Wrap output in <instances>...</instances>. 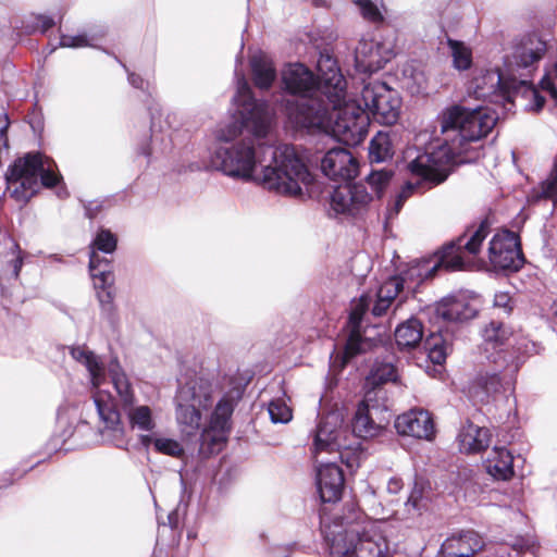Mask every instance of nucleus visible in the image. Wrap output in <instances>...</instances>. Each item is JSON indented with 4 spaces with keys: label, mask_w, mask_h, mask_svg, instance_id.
Segmentation results:
<instances>
[{
    "label": "nucleus",
    "mask_w": 557,
    "mask_h": 557,
    "mask_svg": "<svg viewBox=\"0 0 557 557\" xmlns=\"http://www.w3.org/2000/svg\"><path fill=\"white\" fill-rule=\"evenodd\" d=\"M496 121L497 115L487 108L454 104L444 109L437 117L441 137L408 164L410 173L419 180L406 183L397 197L406 201L414 191L443 183L453 164L476 160L480 151L472 144L485 137Z\"/></svg>",
    "instance_id": "1"
},
{
    "label": "nucleus",
    "mask_w": 557,
    "mask_h": 557,
    "mask_svg": "<svg viewBox=\"0 0 557 557\" xmlns=\"http://www.w3.org/2000/svg\"><path fill=\"white\" fill-rule=\"evenodd\" d=\"M210 164L226 176L253 182L288 197L308 194L314 181L295 147L289 145L272 147L252 139L221 145L214 149Z\"/></svg>",
    "instance_id": "2"
},
{
    "label": "nucleus",
    "mask_w": 557,
    "mask_h": 557,
    "mask_svg": "<svg viewBox=\"0 0 557 557\" xmlns=\"http://www.w3.org/2000/svg\"><path fill=\"white\" fill-rule=\"evenodd\" d=\"M319 67L323 74V90L332 106V112L330 113L323 103L312 114L307 113L306 108L298 109L289 113V122L295 127L331 134L346 145L360 144L370 124L368 112L356 100H346V81L335 59L331 55H321Z\"/></svg>",
    "instance_id": "3"
},
{
    "label": "nucleus",
    "mask_w": 557,
    "mask_h": 557,
    "mask_svg": "<svg viewBox=\"0 0 557 557\" xmlns=\"http://www.w3.org/2000/svg\"><path fill=\"white\" fill-rule=\"evenodd\" d=\"M321 528L330 557H389L387 525L357 511L335 516L331 521L323 516Z\"/></svg>",
    "instance_id": "4"
},
{
    "label": "nucleus",
    "mask_w": 557,
    "mask_h": 557,
    "mask_svg": "<svg viewBox=\"0 0 557 557\" xmlns=\"http://www.w3.org/2000/svg\"><path fill=\"white\" fill-rule=\"evenodd\" d=\"M233 107L231 121L219 125L214 131V138L219 146H230V143L236 139L244 128L248 129L256 139H262L268 135L271 123L268 104L252 97L244 75H237Z\"/></svg>",
    "instance_id": "5"
},
{
    "label": "nucleus",
    "mask_w": 557,
    "mask_h": 557,
    "mask_svg": "<svg viewBox=\"0 0 557 557\" xmlns=\"http://www.w3.org/2000/svg\"><path fill=\"white\" fill-rule=\"evenodd\" d=\"M71 355L76 361L85 366L89 373L91 385L95 388V404L100 418L106 423L102 430L103 437L111 441L115 446H122L125 433L120 422V414L114 408L111 396L101 389L102 384L106 382V368L103 363L92 351L83 347L73 348Z\"/></svg>",
    "instance_id": "6"
},
{
    "label": "nucleus",
    "mask_w": 557,
    "mask_h": 557,
    "mask_svg": "<svg viewBox=\"0 0 557 557\" xmlns=\"http://www.w3.org/2000/svg\"><path fill=\"white\" fill-rule=\"evenodd\" d=\"M60 176L52 170V161L40 154L18 159L7 173L8 190L17 201H27L40 186L52 187Z\"/></svg>",
    "instance_id": "7"
},
{
    "label": "nucleus",
    "mask_w": 557,
    "mask_h": 557,
    "mask_svg": "<svg viewBox=\"0 0 557 557\" xmlns=\"http://www.w3.org/2000/svg\"><path fill=\"white\" fill-rule=\"evenodd\" d=\"M215 392L213 383L203 377L191 379L180 387L175 418L183 436L197 435L201 426V410L212 405Z\"/></svg>",
    "instance_id": "8"
},
{
    "label": "nucleus",
    "mask_w": 557,
    "mask_h": 557,
    "mask_svg": "<svg viewBox=\"0 0 557 557\" xmlns=\"http://www.w3.org/2000/svg\"><path fill=\"white\" fill-rule=\"evenodd\" d=\"M488 234V227L482 223L476 230L465 234L457 243L444 247L437 263L429 267L426 261L417 262L408 271L410 277L417 276L419 281L434 275L438 267L448 270H463L472 265L473 259L481 250V246Z\"/></svg>",
    "instance_id": "9"
},
{
    "label": "nucleus",
    "mask_w": 557,
    "mask_h": 557,
    "mask_svg": "<svg viewBox=\"0 0 557 557\" xmlns=\"http://www.w3.org/2000/svg\"><path fill=\"white\" fill-rule=\"evenodd\" d=\"M320 73L319 81L315 78L311 70L301 63L288 64L282 71V82L284 88L292 95L297 96L295 102L286 103V114L298 109H307V113L312 114L323 103L320 95L325 96L323 74L318 66Z\"/></svg>",
    "instance_id": "10"
},
{
    "label": "nucleus",
    "mask_w": 557,
    "mask_h": 557,
    "mask_svg": "<svg viewBox=\"0 0 557 557\" xmlns=\"http://www.w3.org/2000/svg\"><path fill=\"white\" fill-rule=\"evenodd\" d=\"M386 392L382 388L367 392L351 421L352 433L362 440L382 436L389 423Z\"/></svg>",
    "instance_id": "11"
},
{
    "label": "nucleus",
    "mask_w": 557,
    "mask_h": 557,
    "mask_svg": "<svg viewBox=\"0 0 557 557\" xmlns=\"http://www.w3.org/2000/svg\"><path fill=\"white\" fill-rule=\"evenodd\" d=\"M345 411L343 409H334L324 414L318 423L317 430L313 435V443L311 447V455L314 460L323 454L339 453L342 461H345L349 468L359 466V459L345 460L342 449H348L349 445L346 443V430L344 428Z\"/></svg>",
    "instance_id": "12"
},
{
    "label": "nucleus",
    "mask_w": 557,
    "mask_h": 557,
    "mask_svg": "<svg viewBox=\"0 0 557 557\" xmlns=\"http://www.w3.org/2000/svg\"><path fill=\"white\" fill-rule=\"evenodd\" d=\"M235 405L236 400L230 394L223 395L216 403L200 432L199 451L202 456L219 454L224 448L231 432V418Z\"/></svg>",
    "instance_id": "13"
},
{
    "label": "nucleus",
    "mask_w": 557,
    "mask_h": 557,
    "mask_svg": "<svg viewBox=\"0 0 557 557\" xmlns=\"http://www.w3.org/2000/svg\"><path fill=\"white\" fill-rule=\"evenodd\" d=\"M363 109L377 122L395 124L400 116L401 99L399 94L380 81L370 82L361 91Z\"/></svg>",
    "instance_id": "14"
},
{
    "label": "nucleus",
    "mask_w": 557,
    "mask_h": 557,
    "mask_svg": "<svg viewBox=\"0 0 557 557\" xmlns=\"http://www.w3.org/2000/svg\"><path fill=\"white\" fill-rule=\"evenodd\" d=\"M487 258L494 269L519 270L523 257L517 234L507 230L496 233L490 240Z\"/></svg>",
    "instance_id": "15"
},
{
    "label": "nucleus",
    "mask_w": 557,
    "mask_h": 557,
    "mask_svg": "<svg viewBox=\"0 0 557 557\" xmlns=\"http://www.w3.org/2000/svg\"><path fill=\"white\" fill-rule=\"evenodd\" d=\"M372 200L363 184H346L334 189L330 207L335 214L356 216L366 212Z\"/></svg>",
    "instance_id": "16"
},
{
    "label": "nucleus",
    "mask_w": 557,
    "mask_h": 557,
    "mask_svg": "<svg viewBox=\"0 0 557 557\" xmlns=\"http://www.w3.org/2000/svg\"><path fill=\"white\" fill-rule=\"evenodd\" d=\"M516 88V81H507L497 70H486L478 73L469 85V92L476 98L507 99L510 89Z\"/></svg>",
    "instance_id": "17"
},
{
    "label": "nucleus",
    "mask_w": 557,
    "mask_h": 557,
    "mask_svg": "<svg viewBox=\"0 0 557 557\" xmlns=\"http://www.w3.org/2000/svg\"><path fill=\"white\" fill-rule=\"evenodd\" d=\"M317 465V486L323 502H336L341 498L344 487L342 469L333 461L324 460L323 456L314 460Z\"/></svg>",
    "instance_id": "18"
},
{
    "label": "nucleus",
    "mask_w": 557,
    "mask_h": 557,
    "mask_svg": "<svg viewBox=\"0 0 557 557\" xmlns=\"http://www.w3.org/2000/svg\"><path fill=\"white\" fill-rule=\"evenodd\" d=\"M392 57L393 51L385 44L374 39H362L356 49V69L362 73H373L383 69Z\"/></svg>",
    "instance_id": "19"
},
{
    "label": "nucleus",
    "mask_w": 557,
    "mask_h": 557,
    "mask_svg": "<svg viewBox=\"0 0 557 557\" xmlns=\"http://www.w3.org/2000/svg\"><path fill=\"white\" fill-rule=\"evenodd\" d=\"M395 429L401 435L419 440L432 441L435 436L433 419L423 409H412L399 414L395 420Z\"/></svg>",
    "instance_id": "20"
},
{
    "label": "nucleus",
    "mask_w": 557,
    "mask_h": 557,
    "mask_svg": "<svg viewBox=\"0 0 557 557\" xmlns=\"http://www.w3.org/2000/svg\"><path fill=\"white\" fill-rule=\"evenodd\" d=\"M371 301L370 296L362 295L352 306L349 315L351 331L345 346L344 362H347L357 354L371 349L374 346V342L372 339L362 338L359 332L360 322Z\"/></svg>",
    "instance_id": "21"
},
{
    "label": "nucleus",
    "mask_w": 557,
    "mask_h": 557,
    "mask_svg": "<svg viewBox=\"0 0 557 557\" xmlns=\"http://www.w3.org/2000/svg\"><path fill=\"white\" fill-rule=\"evenodd\" d=\"M358 161L344 148L329 150L321 162L323 173L332 180H350L358 174Z\"/></svg>",
    "instance_id": "22"
},
{
    "label": "nucleus",
    "mask_w": 557,
    "mask_h": 557,
    "mask_svg": "<svg viewBox=\"0 0 557 557\" xmlns=\"http://www.w3.org/2000/svg\"><path fill=\"white\" fill-rule=\"evenodd\" d=\"M89 270L101 307L106 310H110L112 308L114 297L111 290L114 277L110 270L109 261L107 259L99 258L95 252H92L90 256Z\"/></svg>",
    "instance_id": "23"
},
{
    "label": "nucleus",
    "mask_w": 557,
    "mask_h": 557,
    "mask_svg": "<svg viewBox=\"0 0 557 557\" xmlns=\"http://www.w3.org/2000/svg\"><path fill=\"white\" fill-rule=\"evenodd\" d=\"M482 547V541L474 532H466L447 539L441 548L443 557H472Z\"/></svg>",
    "instance_id": "24"
},
{
    "label": "nucleus",
    "mask_w": 557,
    "mask_h": 557,
    "mask_svg": "<svg viewBox=\"0 0 557 557\" xmlns=\"http://www.w3.org/2000/svg\"><path fill=\"white\" fill-rule=\"evenodd\" d=\"M435 313L445 321L457 322L474 318L476 309L463 298L448 297L436 305Z\"/></svg>",
    "instance_id": "25"
},
{
    "label": "nucleus",
    "mask_w": 557,
    "mask_h": 557,
    "mask_svg": "<svg viewBox=\"0 0 557 557\" xmlns=\"http://www.w3.org/2000/svg\"><path fill=\"white\" fill-rule=\"evenodd\" d=\"M459 449L466 454L479 453L490 444V432L472 422L462 425L458 434Z\"/></svg>",
    "instance_id": "26"
},
{
    "label": "nucleus",
    "mask_w": 557,
    "mask_h": 557,
    "mask_svg": "<svg viewBox=\"0 0 557 557\" xmlns=\"http://www.w3.org/2000/svg\"><path fill=\"white\" fill-rule=\"evenodd\" d=\"M486 472L496 480H509L513 475V457L503 447L493 448L484 461Z\"/></svg>",
    "instance_id": "27"
},
{
    "label": "nucleus",
    "mask_w": 557,
    "mask_h": 557,
    "mask_svg": "<svg viewBox=\"0 0 557 557\" xmlns=\"http://www.w3.org/2000/svg\"><path fill=\"white\" fill-rule=\"evenodd\" d=\"M404 286V280L395 276L384 282L375 294V300L372 307V314L383 315L391 307L392 302L398 296Z\"/></svg>",
    "instance_id": "28"
},
{
    "label": "nucleus",
    "mask_w": 557,
    "mask_h": 557,
    "mask_svg": "<svg viewBox=\"0 0 557 557\" xmlns=\"http://www.w3.org/2000/svg\"><path fill=\"white\" fill-rule=\"evenodd\" d=\"M250 66L255 85L260 89H268L276 77L272 60L263 54L256 53L250 59Z\"/></svg>",
    "instance_id": "29"
},
{
    "label": "nucleus",
    "mask_w": 557,
    "mask_h": 557,
    "mask_svg": "<svg viewBox=\"0 0 557 557\" xmlns=\"http://www.w3.org/2000/svg\"><path fill=\"white\" fill-rule=\"evenodd\" d=\"M544 54V47L541 42H530L529 45H522L517 47L512 53V60L509 62L510 71L517 69H528Z\"/></svg>",
    "instance_id": "30"
},
{
    "label": "nucleus",
    "mask_w": 557,
    "mask_h": 557,
    "mask_svg": "<svg viewBox=\"0 0 557 557\" xmlns=\"http://www.w3.org/2000/svg\"><path fill=\"white\" fill-rule=\"evenodd\" d=\"M423 337L422 324L417 319H409L398 325L395 331V339L400 348H413Z\"/></svg>",
    "instance_id": "31"
},
{
    "label": "nucleus",
    "mask_w": 557,
    "mask_h": 557,
    "mask_svg": "<svg viewBox=\"0 0 557 557\" xmlns=\"http://www.w3.org/2000/svg\"><path fill=\"white\" fill-rule=\"evenodd\" d=\"M109 374L112 384L125 406H131L134 401L132 385L126 374L121 369L120 363L114 359L109 363Z\"/></svg>",
    "instance_id": "32"
},
{
    "label": "nucleus",
    "mask_w": 557,
    "mask_h": 557,
    "mask_svg": "<svg viewBox=\"0 0 557 557\" xmlns=\"http://www.w3.org/2000/svg\"><path fill=\"white\" fill-rule=\"evenodd\" d=\"M127 418L133 429L140 431H152L156 428V420L152 409L146 405L129 406L126 411Z\"/></svg>",
    "instance_id": "33"
},
{
    "label": "nucleus",
    "mask_w": 557,
    "mask_h": 557,
    "mask_svg": "<svg viewBox=\"0 0 557 557\" xmlns=\"http://www.w3.org/2000/svg\"><path fill=\"white\" fill-rule=\"evenodd\" d=\"M448 48L453 58V65L458 71H466L472 65V50L462 41L448 39Z\"/></svg>",
    "instance_id": "34"
},
{
    "label": "nucleus",
    "mask_w": 557,
    "mask_h": 557,
    "mask_svg": "<svg viewBox=\"0 0 557 557\" xmlns=\"http://www.w3.org/2000/svg\"><path fill=\"white\" fill-rule=\"evenodd\" d=\"M397 380V371L395 367L389 362L375 363L371 369L367 382L373 385V389H379L380 384L386 382H395Z\"/></svg>",
    "instance_id": "35"
},
{
    "label": "nucleus",
    "mask_w": 557,
    "mask_h": 557,
    "mask_svg": "<svg viewBox=\"0 0 557 557\" xmlns=\"http://www.w3.org/2000/svg\"><path fill=\"white\" fill-rule=\"evenodd\" d=\"M369 156L372 162H383L392 156V145L388 136L383 133L375 135L370 141Z\"/></svg>",
    "instance_id": "36"
},
{
    "label": "nucleus",
    "mask_w": 557,
    "mask_h": 557,
    "mask_svg": "<svg viewBox=\"0 0 557 557\" xmlns=\"http://www.w3.org/2000/svg\"><path fill=\"white\" fill-rule=\"evenodd\" d=\"M116 248V237L109 230H101L97 233L90 244L89 257L95 252L99 258V251L112 253Z\"/></svg>",
    "instance_id": "37"
},
{
    "label": "nucleus",
    "mask_w": 557,
    "mask_h": 557,
    "mask_svg": "<svg viewBox=\"0 0 557 557\" xmlns=\"http://www.w3.org/2000/svg\"><path fill=\"white\" fill-rule=\"evenodd\" d=\"M502 382L496 373H482L478 375L473 384V394L479 396L480 392L490 395L500 389Z\"/></svg>",
    "instance_id": "38"
},
{
    "label": "nucleus",
    "mask_w": 557,
    "mask_h": 557,
    "mask_svg": "<svg viewBox=\"0 0 557 557\" xmlns=\"http://www.w3.org/2000/svg\"><path fill=\"white\" fill-rule=\"evenodd\" d=\"M154 450L173 458H180L184 455L182 444L174 438L158 435L154 440Z\"/></svg>",
    "instance_id": "39"
},
{
    "label": "nucleus",
    "mask_w": 557,
    "mask_h": 557,
    "mask_svg": "<svg viewBox=\"0 0 557 557\" xmlns=\"http://www.w3.org/2000/svg\"><path fill=\"white\" fill-rule=\"evenodd\" d=\"M508 331L502 323L498 322H491L483 330L482 334L485 344L492 346V348L504 344V342L508 339Z\"/></svg>",
    "instance_id": "40"
},
{
    "label": "nucleus",
    "mask_w": 557,
    "mask_h": 557,
    "mask_svg": "<svg viewBox=\"0 0 557 557\" xmlns=\"http://www.w3.org/2000/svg\"><path fill=\"white\" fill-rule=\"evenodd\" d=\"M428 356L435 364H442L447 357V345L440 335H432L426 341Z\"/></svg>",
    "instance_id": "41"
},
{
    "label": "nucleus",
    "mask_w": 557,
    "mask_h": 557,
    "mask_svg": "<svg viewBox=\"0 0 557 557\" xmlns=\"http://www.w3.org/2000/svg\"><path fill=\"white\" fill-rule=\"evenodd\" d=\"M269 414L274 423H287L292 420V409L283 398H277L269 404Z\"/></svg>",
    "instance_id": "42"
},
{
    "label": "nucleus",
    "mask_w": 557,
    "mask_h": 557,
    "mask_svg": "<svg viewBox=\"0 0 557 557\" xmlns=\"http://www.w3.org/2000/svg\"><path fill=\"white\" fill-rule=\"evenodd\" d=\"M533 197L536 200L542 197L557 200V162L555 163L550 175L542 183L541 193H536Z\"/></svg>",
    "instance_id": "43"
},
{
    "label": "nucleus",
    "mask_w": 557,
    "mask_h": 557,
    "mask_svg": "<svg viewBox=\"0 0 557 557\" xmlns=\"http://www.w3.org/2000/svg\"><path fill=\"white\" fill-rule=\"evenodd\" d=\"M392 172L386 170L373 171L368 176L369 185L375 190L376 196L381 197L385 187L389 184Z\"/></svg>",
    "instance_id": "44"
},
{
    "label": "nucleus",
    "mask_w": 557,
    "mask_h": 557,
    "mask_svg": "<svg viewBox=\"0 0 557 557\" xmlns=\"http://www.w3.org/2000/svg\"><path fill=\"white\" fill-rule=\"evenodd\" d=\"M355 3L359 7L361 15L373 23L382 21V14L376 5L370 0H356Z\"/></svg>",
    "instance_id": "45"
},
{
    "label": "nucleus",
    "mask_w": 557,
    "mask_h": 557,
    "mask_svg": "<svg viewBox=\"0 0 557 557\" xmlns=\"http://www.w3.org/2000/svg\"><path fill=\"white\" fill-rule=\"evenodd\" d=\"M406 505L416 511H420L424 507V487L422 484H414Z\"/></svg>",
    "instance_id": "46"
},
{
    "label": "nucleus",
    "mask_w": 557,
    "mask_h": 557,
    "mask_svg": "<svg viewBox=\"0 0 557 557\" xmlns=\"http://www.w3.org/2000/svg\"><path fill=\"white\" fill-rule=\"evenodd\" d=\"M60 46L65 48H81L88 46V40L84 35H62L60 38Z\"/></svg>",
    "instance_id": "47"
},
{
    "label": "nucleus",
    "mask_w": 557,
    "mask_h": 557,
    "mask_svg": "<svg viewBox=\"0 0 557 557\" xmlns=\"http://www.w3.org/2000/svg\"><path fill=\"white\" fill-rule=\"evenodd\" d=\"M557 82V63L554 65L553 70L549 72L547 77H544L541 82V86L543 89L547 90L553 98H557V89L552 81Z\"/></svg>",
    "instance_id": "48"
},
{
    "label": "nucleus",
    "mask_w": 557,
    "mask_h": 557,
    "mask_svg": "<svg viewBox=\"0 0 557 557\" xmlns=\"http://www.w3.org/2000/svg\"><path fill=\"white\" fill-rule=\"evenodd\" d=\"M510 302H511V298L508 293L498 292L495 294V297H494V306L495 307L502 308L506 312H509L511 309Z\"/></svg>",
    "instance_id": "49"
},
{
    "label": "nucleus",
    "mask_w": 557,
    "mask_h": 557,
    "mask_svg": "<svg viewBox=\"0 0 557 557\" xmlns=\"http://www.w3.org/2000/svg\"><path fill=\"white\" fill-rule=\"evenodd\" d=\"M13 253L15 255V259L12 262L13 274L15 277H17L20 274V271L22 269V265H23V257L21 255L22 251H21L18 245H16V244L13 245Z\"/></svg>",
    "instance_id": "50"
},
{
    "label": "nucleus",
    "mask_w": 557,
    "mask_h": 557,
    "mask_svg": "<svg viewBox=\"0 0 557 557\" xmlns=\"http://www.w3.org/2000/svg\"><path fill=\"white\" fill-rule=\"evenodd\" d=\"M404 203H405V201H403L400 198L396 197V199L394 200V203L387 208L386 218L388 220L394 219L401 210Z\"/></svg>",
    "instance_id": "51"
},
{
    "label": "nucleus",
    "mask_w": 557,
    "mask_h": 557,
    "mask_svg": "<svg viewBox=\"0 0 557 557\" xmlns=\"http://www.w3.org/2000/svg\"><path fill=\"white\" fill-rule=\"evenodd\" d=\"M529 92L532 96V98L534 99L533 109L536 111L541 110L544 106V101H545L544 98L542 96H540L539 92L532 87L529 88Z\"/></svg>",
    "instance_id": "52"
},
{
    "label": "nucleus",
    "mask_w": 557,
    "mask_h": 557,
    "mask_svg": "<svg viewBox=\"0 0 557 557\" xmlns=\"http://www.w3.org/2000/svg\"><path fill=\"white\" fill-rule=\"evenodd\" d=\"M401 488V482L397 479H391L387 484V490L392 493H397Z\"/></svg>",
    "instance_id": "53"
},
{
    "label": "nucleus",
    "mask_w": 557,
    "mask_h": 557,
    "mask_svg": "<svg viewBox=\"0 0 557 557\" xmlns=\"http://www.w3.org/2000/svg\"><path fill=\"white\" fill-rule=\"evenodd\" d=\"M158 435H141L140 442L144 446L149 447L152 445L154 447V440Z\"/></svg>",
    "instance_id": "54"
},
{
    "label": "nucleus",
    "mask_w": 557,
    "mask_h": 557,
    "mask_svg": "<svg viewBox=\"0 0 557 557\" xmlns=\"http://www.w3.org/2000/svg\"><path fill=\"white\" fill-rule=\"evenodd\" d=\"M128 81L134 87L140 88L143 86V79L136 74H131Z\"/></svg>",
    "instance_id": "55"
},
{
    "label": "nucleus",
    "mask_w": 557,
    "mask_h": 557,
    "mask_svg": "<svg viewBox=\"0 0 557 557\" xmlns=\"http://www.w3.org/2000/svg\"><path fill=\"white\" fill-rule=\"evenodd\" d=\"M53 25V21L49 17H44L42 18V28L44 30L50 28L51 26Z\"/></svg>",
    "instance_id": "56"
}]
</instances>
